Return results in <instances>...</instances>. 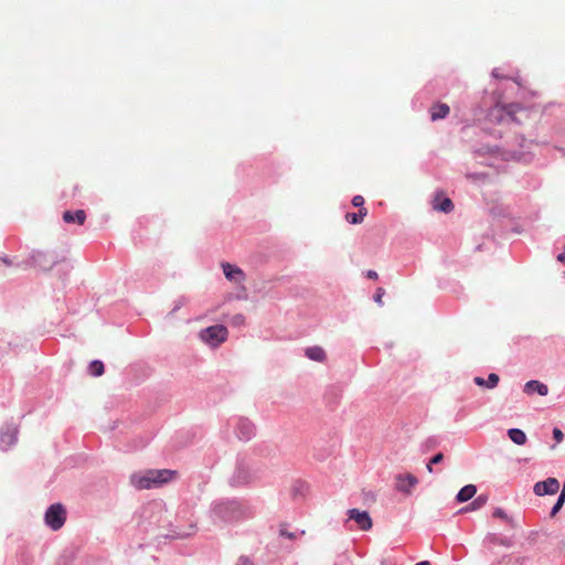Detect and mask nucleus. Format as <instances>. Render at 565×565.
<instances>
[{"label":"nucleus","mask_w":565,"mask_h":565,"mask_svg":"<svg viewBox=\"0 0 565 565\" xmlns=\"http://www.w3.org/2000/svg\"><path fill=\"white\" fill-rule=\"evenodd\" d=\"M488 500H489V495L486 493H481L478 497H476L475 499H472V501L468 505L462 508L460 510V512H472V511L480 510L481 508H483L487 504Z\"/></svg>","instance_id":"obj_25"},{"label":"nucleus","mask_w":565,"mask_h":565,"mask_svg":"<svg viewBox=\"0 0 565 565\" xmlns=\"http://www.w3.org/2000/svg\"><path fill=\"white\" fill-rule=\"evenodd\" d=\"M87 372L93 377H99L105 373V364L102 360L95 359L88 363Z\"/></svg>","instance_id":"obj_26"},{"label":"nucleus","mask_w":565,"mask_h":565,"mask_svg":"<svg viewBox=\"0 0 565 565\" xmlns=\"http://www.w3.org/2000/svg\"><path fill=\"white\" fill-rule=\"evenodd\" d=\"M230 425L234 427L235 435L241 441H249L256 436V425L247 417L235 416L231 418Z\"/></svg>","instance_id":"obj_8"},{"label":"nucleus","mask_w":565,"mask_h":565,"mask_svg":"<svg viewBox=\"0 0 565 565\" xmlns=\"http://www.w3.org/2000/svg\"><path fill=\"white\" fill-rule=\"evenodd\" d=\"M558 495H563L565 498V481L563 482V487Z\"/></svg>","instance_id":"obj_54"},{"label":"nucleus","mask_w":565,"mask_h":565,"mask_svg":"<svg viewBox=\"0 0 565 565\" xmlns=\"http://www.w3.org/2000/svg\"><path fill=\"white\" fill-rule=\"evenodd\" d=\"M20 347H22L21 339L19 337H15L12 334V338H10L9 340H6V345H2L0 343V352L1 353H7L9 351L17 352Z\"/></svg>","instance_id":"obj_27"},{"label":"nucleus","mask_w":565,"mask_h":565,"mask_svg":"<svg viewBox=\"0 0 565 565\" xmlns=\"http://www.w3.org/2000/svg\"><path fill=\"white\" fill-rule=\"evenodd\" d=\"M309 492V483L305 480L297 479L291 486V498L296 502H301L306 499Z\"/></svg>","instance_id":"obj_17"},{"label":"nucleus","mask_w":565,"mask_h":565,"mask_svg":"<svg viewBox=\"0 0 565 565\" xmlns=\"http://www.w3.org/2000/svg\"><path fill=\"white\" fill-rule=\"evenodd\" d=\"M473 383L477 385V386H480V387H484L486 388V379L482 377V376H475L473 377Z\"/></svg>","instance_id":"obj_46"},{"label":"nucleus","mask_w":565,"mask_h":565,"mask_svg":"<svg viewBox=\"0 0 565 565\" xmlns=\"http://www.w3.org/2000/svg\"><path fill=\"white\" fill-rule=\"evenodd\" d=\"M279 535L289 540H294L296 534L294 532H289L286 527H281L279 530Z\"/></svg>","instance_id":"obj_43"},{"label":"nucleus","mask_w":565,"mask_h":565,"mask_svg":"<svg viewBox=\"0 0 565 565\" xmlns=\"http://www.w3.org/2000/svg\"><path fill=\"white\" fill-rule=\"evenodd\" d=\"M507 436L512 443H514L518 446H523L527 441V436L521 428H509L507 430Z\"/></svg>","instance_id":"obj_24"},{"label":"nucleus","mask_w":565,"mask_h":565,"mask_svg":"<svg viewBox=\"0 0 565 565\" xmlns=\"http://www.w3.org/2000/svg\"><path fill=\"white\" fill-rule=\"evenodd\" d=\"M159 507H160L159 504H153V505H152V507H150V508H146V509L143 510L142 516H143V518H146V515H147V513H148L149 511H152L154 508H159Z\"/></svg>","instance_id":"obj_51"},{"label":"nucleus","mask_w":565,"mask_h":565,"mask_svg":"<svg viewBox=\"0 0 565 565\" xmlns=\"http://www.w3.org/2000/svg\"><path fill=\"white\" fill-rule=\"evenodd\" d=\"M417 482V478L412 473L399 475L396 479V490L408 494L415 488Z\"/></svg>","instance_id":"obj_14"},{"label":"nucleus","mask_w":565,"mask_h":565,"mask_svg":"<svg viewBox=\"0 0 565 565\" xmlns=\"http://www.w3.org/2000/svg\"><path fill=\"white\" fill-rule=\"evenodd\" d=\"M58 254L54 250L33 249L29 256L22 259L17 266L21 269L34 268L40 271H50L57 263Z\"/></svg>","instance_id":"obj_5"},{"label":"nucleus","mask_w":565,"mask_h":565,"mask_svg":"<svg viewBox=\"0 0 565 565\" xmlns=\"http://www.w3.org/2000/svg\"><path fill=\"white\" fill-rule=\"evenodd\" d=\"M439 445V439L436 436L428 437L422 445V451L428 452Z\"/></svg>","instance_id":"obj_29"},{"label":"nucleus","mask_w":565,"mask_h":565,"mask_svg":"<svg viewBox=\"0 0 565 565\" xmlns=\"http://www.w3.org/2000/svg\"><path fill=\"white\" fill-rule=\"evenodd\" d=\"M444 454L443 452H437L429 460H430V465H438L440 462H443L444 460Z\"/></svg>","instance_id":"obj_42"},{"label":"nucleus","mask_w":565,"mask_h":565,"mask_svg":"<svg viewBox=\"0 0 565 565\" xmlns=\"http://www.w3.org/2000/svg\"><path fill=\"white\" fill-rule=\"evenodd\" d=\"M305 356L315 362H323L327 360V353L322 347L312 345L305 349Z\"/></svg>","instance_id":"obj_22"},{"label":"nucleus","mask_w":565,"mask_h":565,"mask_svg":"<svg viewBox=\"0 0 565 565\" xmlns=\"http://www.w3.org/2000/svg\"><path fill=\"white\" fill-rule=\"evenodd\" d=\"M351 203L354 207H361L364 206L365 200L362 195L356 194L352 198Z\"/></svg>","instance_id":"obj_41"},{"label":"nucleus","mask_w":565,"mask_h":565,"mask_svg":"<svg viewBox=\"0 0 565 565\" xmlns=\"http://www.w3.org/2000/svg\"><path fill=\"white\" fill-rule=\"evenodd\" d=\"M259 473L258 462L245 456H237L235 469L228 483L232 488H242L250 486Z\"/></svg>","instance_id":"obj_4"},{"label":"nucleus","mask_w":565,"mask_h":565,"mask_svg":"<svg viewBox=\"0 0 565 565\" xmlns=\"http://www.w3.org/2000/svg\"><path fill=\"white\" fill-rule=\"evenodd\" d=\"M450 113V107L445 103H435L429 108L430 120L437 121L445 119Z\"/></svg>","instance_id":"obj_20"},{"label":"nucleus","mask_w":565,"mask_h":565,"mask_svg":"<svg viewBox=\"0 0 565 565\" xmlns=\"http://www.w3.org/2000/svg\"><path fill=\"white\" fill-rule=\"evenodd\" d=\"M384 295H385V290L382 287H379L373 295L374 302L382 306L383 305L382 298Z\"/></svg>","instance_id":"obj_39"},{"label":"nucleus","mask_w":565,"mask_h":565,"mask_svg":"<svg viewBox=\"0 0 565 565\" xmlns=\"http://www.w3.org/2000/svg\"><path fill=\"white\" fill-rule=\"evenodd\" d=\"M564 503H565V498L563 495H558L554 505L552 507V509L550 511V518H555L556 514L562 510Z\"/></svg>","instance_id":"obj_31"},{"label":"nucleus","mask_w":565,"mask_h":565,"mask_svg":"<svg viewBox=\"0 0 565 565\" xmlns=\"http://www.w3.org/2000/svg\"><path fill=\"white\" fill-rule=\"evenodd\" d=\"M44 521L52 531L60 530L66 521L65 507L60 502L51 504L45 511Z\"/></svg>","instance_id":"obj_9"},{"label":"nucleus","mask_w":565,"mask_h":565,"mask_svg":"<svg viewBox=\"0 0 565 565\" xmlns=\"http://www.w3.org/2000/svg\"><path fill=\"white\" fill-rule=\"evenodd\" d=\"M348 520L354 521L358 524V527L362 531H369L372 525V518L370 513L365 510H359L356 508L349 509L347 512Z\"/></svg>","instance_id":"obj_12"},{"label":"nucleus","mask_w":565,"mask_h":565,"mask_svg":"<svg viewBox=\"0 0 565 565\" xmlns=\"http://www.w3.org/2000/svg\"><path fill=\"white\" fill-rule=\"evenodd\" d=\"M245 321V317L241 313H237L233 317V324L239 326L243 324Z\"/></svg>","instance_id":"obj_45"},{"label":"nucleus","mask_w":565,"mask_h":565,"mask_svg":"<svg viewBox=\"0 0 565 565\" xmlns=\"http://www.w3.org/2000/svg\"><path fill=\"white\" fill-rule=\"evenodd\" d=\"M19 426L13 422H7L0 427V449L8 451L18 441Z\"/></svg>","instance_id":"obj_10"},{"label":"nucleus","mask_w":565,"mask_h":565,"mask_svg":"<svg viewBox=\"0 0 565 565\" xmlns=\"http://www.w3.org/2000/svg\"><path fill=\"white\" fill-rule=\"evenodd\" d=\"M365 277L369 278V279L375 280V279L379 278V275H377V273L375 270L369 269V270L365 271Z\"/></svg>","instance_id":"obj_48"},{"label":"nucleus","mask_w":565,"mask_h":565,"mask_svg":"<svg viewBox=\"0 0 565 565\" xmlns=\"http://www.w3.org/2000/svg\"><path fill=\"white\" fill-rule=\"evenodd\" d=\"M515 142L520 147L519 150L501 149L499 146H493L488 147L487 152L498 154L505 161L530 163L532 162L534 154L529 150V145H547L548 140L546 138L539 139L537 135H535V137L530 135V138L524 135H519L515 137Z\"/></svg>","instance_id":"obj_2"},{"label":"nucleus","mask_w":565,"mask_h":565,"mask_svg":"<svg viewBox=\"0 0 565 565\" xmlns=\"http://www.w3.org/2000/svg\"><path fill=\"white\" fill-rule=\"evenodd\" d=\"M0 262L3 263L6 266L8 267H17V264L20 263L21 260H18L17 257H10L8 255H2L0 256Z\"/></svg>","instance_id":"obj_35"},{"label":"nucleus","mask_w":565,"mask_h":565,"mask_svg":"<svg viewBox=\"0 0 565 565\" xmlns=\"http://www.w3.org/2000/svg\"><path fill=\"white\" fill-rule=\"evenodd\" d=\"M433 207L438 212L448 214L454 210L455 205L445 193L437 192L434 196Z\"/></svg>","instance_id":"obj_15"},{"label":"nucleus","mask_w":565,"mask_h":565,"mask_svg":"<svg viewBox=\"0 0 565 565\" xmlns=\"http://www.w3.org/2000/svg\"><path fill=\"white\" fill-rule=\"evenodd\" d=\"M484 542L492 545H500L504 547H512L514 545V541L512 537L501 536L497 533H488Z\"/></svg>","instance_id":"obj_23"},{"label":"nucleus","mask_w":565,"mask_h":565,"mask_svg":"<svg viewBox=\"0 0 565 565\" xmlns=\"http://www.w3.org/2000/svg\"><path fill=\"white\" fill-rule=\"evenodd\" d=\"M225 278L232 282L239 284L246 278L245 273L235 264L223 262L221 264Z\"/></svg>","instance_id":"obj_13"},{"label":"nucleus","mask_w":565,"mask_h":565,"mask_svg":"<svg viewBox=\"0 0 565 565\" xmlns=\"http://www.w3.org/2000/svg\"><path fill=\"white\" fill-rule=\"evenodd\" d=\"M556 259L557 262L562 263L565 265V250L559 253L557 256H556Z\"/></svg>","instance_id":"obj_50"},{"label":"nucleus","mask_w":565,"mask_h":565,"mask_svg":"<svg viewBox=\"0 0 565 565\" xmlns=\"http://www.w3.org/2000/svg\"><path fill=\"white\" fill-rule=\"evenodd\" d=\"M73 562V555L71 552L64 551L58 557L56 565H71Z\"/></svg>","instance_id":"obj_32"},{"label":"nucleus","mask_w":565,"mask_h":565,"mask_svg":"<svg viewBox=\"0 0 565 565\" xmlns=\"http://www.w3.org/2000/svg\"><path fill=\"white\" fill-rule=\"evenodd\" d=\"M492 516H493L494 519H500V520L505 521V522H507V523H509L512 527H515V526H516V524H515L514 520H513L511 516H509V515L507 514V512L504 511V509H502V508H500V507H497V508H494V509H493Z\"/></svg>","instance_id":"obj_28"},{"label":"nucleus","mask_w":565,"mask_h":565,"mask_svg":"<svg viewBox=\"0 0 565 565\" xmlns=\"http://www.w3.org/2000/svg\"><path fill=\"white\" fill-rule=\"evenodd\" d=\"M63 221L67 224H84L86 220V213L84 210H66L63 212Z\"/></svg>","instance_id":"obj_19"},{"label":"nucleus","mask_w":565,"mask_h":565,"mask_svg":"<svg viewBox=\"0 0 565 565\" xmlns=\"http://www.w3.org/2000/svg\"><path fill=\"white\" fill-rule=\"evenodd\" d=\"M477 486L476 484H472V483H469V484H466L463 486L456 494L455 497V501L457 503H465V502H468L469 500H471L475 494L477 493Z\"/></svg>","instance_id":"obj_21"},{"label":"nucleus","mask_w":565,"mask_h":565,"mask_svg":"<svg viewBox=\"0 0 565 565\" xmlns=\"http://www.w3.org/2000/svg\"><path fill=\"white\" fill-rule=\"evenodd\" d=\"M10 338H12V334L4 331L0 332V343L2 345H6V340H9Z\"/></svg>","instance_id":"obj_47"},{"label":"nucleus","mask_w":565,"mask_h":565,"mask_svg":"<svg viewBox=\"0 0 565 565\" xmlns=\"http://www.w3.org/2000/svg\"><path fill=\"white\" fill-rule=\"evenodd\" d=\"M186 302V298L184 296L180 297L174 301L173 308L168 313V316H173L177 311H179Z\"/></svg>","instance_id":"obj_37"},{"label":"nucleus","mask_w":565,"mask_h":565,"mask_svg":"<svg viewBox=\"0 0 565 565\" xmlns=\"http://www.w3.org/2000/svg\"><path fill=\"white\" fill-rule=\"evenodd\" d=\"M491 76H492V78H494V79H511V81H513L514 83H516L518 85H520V83H519L518 78L509 77V76H505V75L501 74V73L499 72V68H498V67H494V68L492 70V72H491Z\"/></svg>","instance_id":"obj_36"},{"label":"nucleus","mask_w":565,"mask_h":565,"mask_svg":"<svg viewBox=\"0 0 565 565\" xmlns=\"http://www.w3.org/2000/svg\"><path fill=\"white\" fill-rule=\"evenodd\" d=\"M523 392L530 396L534 394L546 396L548 394V387L545 383L539 380H530L524 384Z\"/></svg>","instance_id":"obj_16"},{"label":"nucleus","mask_w":565,"mask_h":565,"mask_svg":"<svg viewBox=\"0 0 565 565\" xmlns=\"http://www.w3.org/2000/svg\"><path fill=\"white\" fill-rule=\"evenodd\" d=\"M356 212L360 215L361 220L364 221V217L367 215V210L364 206H361L358 209Z\"/></svg>","instance_id":"obj_49"},{"label":"nucleus","mask_w":565,"mask_h":565,"mask_svg":"<svg viewBox=\"0 0 565 565\" xmlns=\"http://www.w3.org/2000/svg\"><path fill=\"white\" fill-rule=\"evenodd\" d=\"M73 263L70 259L57 257V263L54 266L56 269V274L58 278L62 280L63 285L66 284L68 279V275L73 269Z\"/></svg>","instance_id":"obj_18"},{"label":"nucleus","mask_w":565,"mask_h":565,"mask_svg":"<svg viewBox=\"0 0 565 565\" xmlns=\"http://www.w3.org/2000/svg\"><path fill=\"white\" fill-rule=\"evenodd\" d=\"M345 220L348 223L352 224V225H358V224H361L363 221L361 220L360 215L358 214V212H348L345 214Z\"/></svg>","instance_id":"obj_34"},{"label":"nucleus","mask_w":565,"mask_h":565,"mask_svg":"<svg viewBox=\"0 0 565 565\" xmlns=\"http://www.w3.org/2000/svg\"><path fill=\"white\" fill-rule=\"evenodd\" d=\"M518 111H525V109L518 103H510L504 105H497L489 114V120L493 124L515 122L521 124L516 116Z\"/></svg>","instance_id":"obj_6"},{"label":"nucleus","mask_w":565,"mask_h":565,"mask_svg":"<svg viewBox=\"0 0 565 565\" xmlns=\"http://www.w3.org/2000/svg\"><path fill=\"white\" fill-rule=\"evenodd\" d=\"M415 565H431L429 561H420L417 562Z\"/></svg>","instance_id":"obj_53"},{"label":"nucleus","mask_w":565,"mask_h":565,"mask_svg":"<svg viewBox=\"0 0 565 565\" xmlns=\"http://www.w3.org/2000/svg\"><path fill=\"white\" fill-rule=\"evenodd\" d=\"M324 398L327 399L328 403L337 404L338 403V388L333 387V386L330 387L326 392Z\"/></svg>","instance_id":"obj_33"},{"label":"nucleus","mask_w":565,"mask_h":565,"mask_svg":"<svg viewBox=\"0 0 565 565\" xmlns=\"http://www.w3.org/2000/svg\"><path fill=\"white\" fill-rule=\"evenodd\" d=\"M552 437L557 444H559L564 440V433L561 428L554 427L552 430Z\"/></svg>","instance_id":"obj_40"},{"label":"nucleus","mask_w":565,"mask_h":565,"mask_svg":"<svg viewBox=\"0 0 565 565\" xmlns=\"http://www.w3.org/2000/svg\"><path fill=\"white\" fill-rule=\"evenodd\" d=\"M177 476L178 471L172 469H146L132 472L129 482L137 490H149L168 484Z\"/></svg>","instance_id":"obj_3"},{"label":"nucleus","mask_w":565,"mask_h":565,"mask_svg":"<svg viewBox=\"0 0 565 565\" xmlns=\"http://www.w3.org/2000/svg\"><path fill=\"white\" fill-rule=\"evenodd\" d=\"M209 516L216 525L236 523L248 516V507L237 498H222L211 503Z\"/></svg>","instance_id":"obj_1"},{"label":"nucleus","mask_w":565,"mask_h":565,"mask_svg":"<svg viewBox=\"0 0 565 565\" xmlns=\"http://www.w3.org/2000/svg\"><path fill=\"white\" fill-rule=\"evenodd\" d=\"M500 377L497 373H489L486 377V388L493 390L498 386Z\"/></svg>","instance_id":"obj_30"},{"label":"nucleus","mask_w":565,"mask_h":565,"mask_svg":"<svg viewBox=\"0 0 565 565\" xmlns=\"http://www.w3.org/2000/svg\"><path fill=\"white\" fill-rule=\"evenodd\" d=\"M228 335L227 328L224 324H213L200 331V339L211 348H217L226 341Z\"/></svg>","instance_id":"obj_7"},{"label":"nucleus","mask_w":565,"mask_h":565,"mask_svg":"<svg viewBox=\"0 0 565 565\" xmlns=\"http://www.w3.org/2000/svg\"><path fill=\"white\" fill-rule=\"evenodd\" d=\"M433 466L434 465H430V460H428V462L426 463V468L429 472H434Z\"/></svg>","instance_id":"obj_52"},{"label":"nucleus","mask_w":565,"mask_h":565,"mask_svg":"<svg viewBox=\"0 0 565 565\" xmlns=\"http://www.w3.org/2000/svg\"><path fill=\"white\" fill-rule=\"evenodd\" d=\"M559 490V481L554 477H548L537 481L533 486V492L537 497L552 495Z\"/></svg>","instance_id":"obj_11"},{"label":"nucleus","mask_w":565,"mask_h":565,"mask_svg":"<svg viewBox=\"0 0 565 565\" xmlns=\"http://www.w3.org/2000/svg\"><path fill=\"white\" fill-rule=\"evenodd\" d=\"M190 534L184 532H178L177 530H171L164 537L169 540H178L188 537Z\"/></svg>","instance_id":"obj_38"},{"label":"nucleus","mask_w":565,"mask_h":565,"mask_svg":"<svg viewBox=\"0 0 565 565\" xmlns=\"http://www.w3.org/2000/svg\"><path fill=\"white\" fill-rule=\"evenodd\" d=\"M236 565H254L253 561L250 559V557L246 556V555H242L239 556V558L237 559V563Z\"/></svg>","instance_id":"obj_44"}]
</instances>
